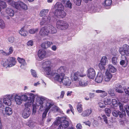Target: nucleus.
I'll return each instance as SVG.
<instances>
[{"instance_id":"1","label":"nucleus","mask_w":129,"mask_h":129,"mask_svg":"<svg viewBox=\"0 0 129 129\" xmlns=\"http://www.w3.org/2000/svg\"><path fill=\"white\" fill-rule=\"evenodd\" d=\"M36 95H35V98H32V104L33 106V114H35L36 111V106H39L46 102H44L45 98L42 96L37 95L36 101H34V99Z\"/></svg>"},{"instance_id":"2","label":"nucleus","mask_w":129,"mask_h":129,"mask_svg":"<svg viewBox=\"0 0 129 129\" xmlns=\"http://www.w3.org/2000/svg\"><path fill=\"white\" fill-rule=\"evenodd\" d=\"M56 10L54 15L57 17L63 18L66 16V13L64 10V7L60 3H57L55 5Z\"/></svg>"},{"instance_id":"3","label":"nucleus","mask_w":129,"mask_h":129,"mask_svg":"<svg viewBox=\"0 0 129 129\" xmlns=\"http://www.w3.org/2000/svg\"><path fill=\"white\" fill-rule=\"evenodd\" d=\"M52 66V64L50 61L47 60L44 61L42 67L47 75L52 76L54 74V70H51V69Z\"/></svg>"},{"instance_id":"4","label":"nucleus","mask_w":129,"mask_h":129,"mask_svg":"<svg viewBox=\"0 0 129 129\" xmlns=\"http://www.w3.org/2000/svg\"><path fill=\"white\" fill-rule=\"evenodd\" d=\"M7 1L9 4L11 5L18 10H20L21 9H22L26 10L28 9L27 5L20 1L15 2L12 0H7Z\"/></svg>"},{"instance_id":"5","label":"nucleus","mask_w":129,"mask_h":129,"mask_svg":"<svg viewBox=\"0 0 129 129\" xmlns=\"http://www.w3.org/2000/svg\"><path fill=\"white\" fill-rule=\"evenodd\" d=\"M28 96L29 97H27L26 94L20 95L21 100L23 101H25L26 103L25 104V107L30 106L32 104V99L35 98V95L31 93H27Z\"/></svg>"},{"instance_id":"6","label":"nucleus","mask_w":129,"mask_h":129,"mask_svg":"<svg viewBox=\"0 0 129 129\" xmlns=\"http://www.w3.org/2000/svg\"><path fill=\"white\" fill-rule=\"evenodd\" d=\"M119 106L120 110V111H121V112L118 110H114L112 112V114L115 117H117L119 115V117L122 118L124 116H125L126 115L125 111L123 108V104L121 103H119Z\"/></svg>"},{"instance_id":"7","label":"nucleus","mask_w":129,"mask_h":129,"mask_svg":"<svg viewBox=\"0 0 129 129\" xmlns=\"http://www.w3.org/2000/svg\"><path fill=\"white\" fill-rule=\"evenodd\" d=\"M119 52L121 55V56H124L126 55L127 56L129 55V46L125 44L119 48Z\"/></svg>"},{"instance_id":"8","label":"nucleus","mask_w":129,"mask_h":129,"mask_svg":"<svg viewBox=\"0 0 129 129\" xmlns=\"http://www.w3.org/2000/svg\"><path fill=\"white\" fill-rule=\"evenodd\" d=\"M56 25L57 27L61 30H65L68 27V23L65 21L61 20H57Z\"/></svg>"},{"instance_id":"9","label":"nucleus","mask_w":129,"mask_h":129,"mask_svg":"<svg viewBox=\"0 0 129 129\" xmlns=\"http://www.w3.org/2000/svg\"><path fill=\"white\" fill-rule=\"evenodd\" d=\"M13 100L12 94H7L3 97V103L6 105L10 106L12 104V101Z\"/></svg>"},{"instance_id":"10","label":"nucleus","mask_w":129,"mask_h":129,"mask_svg":"<svg viewBox=\"0 0 129 129\" xmlns=\"http://www.w3.org/2000/svg\"><path fill=\"white\" fill-rule=\"evenodd\" d=\"M85 75V74H80V73L78 71L73 72L71 74V79L73 81H76L78 80L79 76L83 77Z\"/></svg>"},{"instance_id":"11","label":"nucleus","mask_w":129,"mask_h":129,"mask_svg":"<svg viewBox=\"0 0 129 129\" xmlns=\"http://www.w3.org/2000/svg\"><path fill=\"white\" fill-rule=\"evenodd\" d=\"M52 106V104L49 102H46L42 105L40 106L39 111H43L47 108L49 110L50 108Z\"/></svg>"},{"instance_id":"12","label":"nucleus","mask_w":129,"mask_h":129,"mask_svg":"<svg viewBox=\"0 0 129 129\" xmlns=\"http://www.w3.org/2000/svg\"><path fill=\"white\" fill-rule=\"evenodd\" d=\"M29 106L25 107V108L23 110L22 113V117L24 118H28L30 114V108H29Z\"/></svg>"},{"instance_id":"13","label":"nucleus","mask_w":129,"mask_h":129,"mask_svg":"<svg viewBox=\"0 0 129 129\" xmlns=\"http://www.w3.org/2000/svg\"><path fill=\"white\" fill-rule=\"evenodd\" d=\"M13 100L15 99V102L17 104L20 105L22 103V101L21 99L20 95L18 94H12Z\"/></svg>"},{"instance_id":"14","label":"nucleus","mask_w":129,"mask_h":129,"mask_svg":"<svg viewBox=\"0 0 129 129\" xmlns=\"http://www.w3.org/2000/svg\"><path fill=\"white\" fill-rule=\"evenodd\" d=\"M54 74L52 76H50L51 77H53L54 75L55 76L54 77L55 79L60 83H61L63 79L65 76V74H60L56 73L54 71Z\"/></svg>"},{"instance_id":"15","label":"nucleus","mask_w":129,"mask_h":129,"mask_svg":"<svg viewBox=\"0 0 129 129\" xmlns=\"http://www.w3.org/2000/svg\"><path fill=\"white\" fill-rule=\"evenodd\" d=\"M51 18L49 16H45L42 18V19L40 22L41 25L46 24L50 22Z\"/></svg>"},{"instance_id":"16","label":"nucleus","mask_w":129,"mask_h":129,"mask_svg":"<svg viewBox=\"0 0 129 129\" xmlns=\"http://www.w3.org/2000/svg\"><path fill=\"white\" fill-rule=\"evenodd\" d=\"M69 125V122L66 120H63L60 123L58 129H65Z\"/></svg>"},{"instance_id":"17","label":"nucleus","mask_w":129,"mask_h":129,"mask_svg":"<svg viewBox=\"0 0 129 129\" xmlns=\"http://www.w3.org/2000/svg\"><path fill=\"white\" fill-rule=\"evenodd\" d=\"M95 75V73L94 69L92 68H89L87 70V76L91 79H93Z\"/></svg>"},{"instance_id":"18","label":"nucleus","mask_w":129,"mask_h":129,"mask_svg":"<svg viewBox=\"0 0 129 129\" xmlns=\"http://www.w3.org/2000/svg\"><path fill=\"white\" fill-rule=\"evenodd\" d=\"M61 82L63 85L66 86H69L71 85V81L69 77L65 76Z\"/></svg>"},{"instance_id":"19","label":"nucleus","mask_w":129,"mask_h":129,"mask_svg":"<svg viewBox=\"0 0 129 129\" xmlns=\"http://www.w3.org/2000/svg\"><path fill=\"white\" fill-rule=\"evenodd\" d=\"M38 55L40 60H41L45 58L46 52L44 50L40 49L38 51Z\"/></svg>"},{"instance_id":"20","label":"nucleus","mask_w":129,"mask_h":129,"mask_svg":"<svg viewBox=\"0 0 129 129\" xmlns=\"http://www.w3.org/2000/svg\"><path fill=\"white\" fill-rule=\"evenodd\" d=\"M7 59L9 63V64L8 65V67H11L15 65L16 61L15 58L9 57Z\"/></svg>"},{"instance_id":"21","label":"nucleus","mask_w":129,"mask_h":129,"mask_svg":"<svg viewBox=\"0 0 129 129\" xmlns=\"http://www.w3.org/2000/svg\"><path fill=\"white\" fill-rule=\"evenodd\" d=\"M127 60L125 56H121L120 64L124 67H125L127 64Z\"/></svg>"},{"instance_id":"22","label":"nucleus","mask_w":129,"mask_h":129,"mask_svg":"<svg viewBox=\"0 0 129 129\" xmlns=\"http://www.w3.org/2000/svg\"><path fill=\"white\" fill-rule=\"evenodd\" d=\"M88 8L94 12H99L98 8L97 7L95 4L91 3L89 4L88 6Z\"/></svg>"},{"instance_id":"23","label":"nucleus","mask_w":129,"mask_h":129,"mask_svg":"<svg viewBox=\"0 0 129 129\" xmlns=\"http://www.w3.org/2000/svg\"><path fill=\"white\" fill-rule=\"evenodd\" d=\"M66 71V69L65 67L61 66L55 71L56 74L62 75L65 74L64 73Z\"/></svg>"},{"instance_id":"24","label":"nucleus","mask_w":129,"mask_h":129,"mask_svg":"<svg viewBox=\"0 0 129 129\" xmlns=\"http://www.w3.org/2000/svg\"><path fill=\"white\" fill-rule=\"evenodd\" d=\"M49 33V31L47 27L42 28L40 32V34L43 36L47 35Z\"/></svg>"},{"instance_id":"25","label":"nucleus","mask_w":129,"mask_h":129,"mask_svg":"<svg viewBox=\"0 0 129 129\" xmlns=\"http://www.w3.org/2000/svg\"><path fill=\"white\" fill-rule=\"evenodd\" d=\"M92 111V109L91 108L86 109L83 112L81 115L84 117L88 116L91 114Z\"/></svg>"},{"instance_id":"26","label":"nucleus","mask_w":129,"mask_h":129,"mask_svg":"<svg viewBox=\"0 0 129 129\" xmlns=\"http://www.w3.org/2000/svg\"><path fill=\"white\" fill-rule=\"evenodd\" d=\"M103 74L101 73H99L95 79V81L97 83H100L103 80Z\"/></svg>"},{"instance_id":"27","label":"nucleus","mask_w":129,"mask_h":129,"mask_svg":"<svg viewBox=\"0 0 129 129\" xmlns=\"http://www.w3.org/2000/svg\"><path fill=\"white\" fill-rule=\"evenodd\" d=\"M47 28L48 29V30L49 33L55 34L57 32V30L55 28L51 25H49L47 27Z\"/></svg>"},{"instance_id":"28","label":"nucleus","mask_w":129,"mask_h":129,"mask_svg":"<svg viewBox=\"0 0 129 129\" xmlns=\"http://www.w3.org/2000/svg\"><path fill=\"white\" fill-rule=\"evenodd\" d=\"M112 77V74L108 71L106 72L105 75L104 77V79L106 81H109Z\"/></svg>"},{"instance_id":"29","label":"nucleus","mask_w":129,"mask_h":129,"mask_svg":"<svg viewBox=\"0 0 129 129\" xmlns=\"http://www.w3.org/2000/svg\"><path fill=\"white\" fill-rule=\"evenodd\" d=\"M53 43L52 42H45L42 44L41 47L42 48L45 49L49 47Z\"/></svg>"},{"instance_id":"30","label":"nucleus","mask_w":129,"mask_h":129,"mask_svg":"<svg viewBox=\"0 0 129 129\" xmlns=\"http://www.w3.org/2000/svg\"><path fill=\"white\" fill-rule=\"evenodd\" d=\"M95 92L97 93H101L100 95V96L102 98H103L107 96V93L105 91L102 90H96L95 91Z\"/></svg>"},{"instance_id":"31","label":"nucleus","mask_w":129,"mask_h":129,"mask_svg":"<svg viewBox=\"0 0 129 129\" xmlns=\"http://www.w3.org/2000/svg\"><path fill=\"white\" fill-rule=\"evenodd\" d=\"M5 114L9 116L11 115L13 112L12 109L8 107H7L5 108Z\"/></svg>"},{"instance_id":"32","label":"nucleus","mask_w":129,"mask_h":129,"mask_svg":"<svg viewBox=\"0 0 129 129\" xmlns=\"http://www.w3.org/2000/svg\"><path fill=\"white\" fill-rule=\"evenodd\" d=\"M88 84L87 81L85 80L81 79L79 82V84L80 86H87Z\"/></svg>"},{"instance_id":"33","label":"nucleus","mask_w":129,"mask_h":129,"mask_svg":"<svg viewBox=\"0 0 129 129\" xmlns=\"http://www.w3.org/2000/svg\"><path fill=\"white\" fill-rule=\"evenodd\" d=\"M7 13L10 16H13L14 14V11L12 9L8 8L6 10Z\"/></svg>"},{"instance_id":"34","label":"nucleus","mask_w":129,"mask_h":129,"mask_svg":"<svg viewBox=\"0 0 129 129\" xmlns=\"http://www.w3.org/2000/svg\"><path fill=\"white\" fill-rule=\"evenodd\" d=\"M17 60L21 64V68H23V66H26V63L24 59L18 57Z\"/></svg>"},{"instance_id":"35","label":"nucleus","mask_w":129,"mask_h":129,"mask_svg":"<svg viewBox=\"0 0 129 129\" xmlns=\"http://www.w3.org/2000/svg\"><path fill=\"white\" fill-rule=\"evenodd\" d=\"M108 61L107 57L106 56H104L102 57L100 62L102 63L103 64L106 65L108 63Z\"/></svg>"},{"instance_id":"36","label":"nucleus","mask_w":129,"mask_h":129,"mask_svg":"<svg viewBox=\"0 0 129 129\" xmlns=\"http://www.w3.org/2000/svg\"><path fill=\"white\" fill-rule=\"evenodd\" d=\"M104 102L105 105H110L111 103V100L109 97H106L104 99Z\"/></svg>"},{"instance_id":"37","label":"nucleus","mask_w":129,"mask_h":129,"mask_svg":"<svg viewBox=\"0 0 129 129\" xmlns=\"http://www.w3.org/2000/svg\"><path fill=\"white\" fill-rule=\"evenodd\" d=\"M24 27H22L20 30L19 33L21 35L24 36H27V32L24 30Z\"/></svg>"},{"instance_id":"38","label":"nucleus","mask_w":129,"mask_h":129,"mask_svg":"<svg viewBox=\"0 0 129 129\" xmlns=\"http://www.w3.org/2000/svg\"><path fill=\"white\" fill-rule=\"evenodd\" d=\"M2 64L3 67H6V68L7 67L10 68L8 67L9 63L8 59H4L3 60L2 63Z\"/></svg>"},{"instance_id":"39","label":"nucleus","mask_w":129,"mask_h":129,"mask_svg":"<svg viewBox=\"0 0 129 129\" xmlns=\"http://www.w3.org/2000/svg\"><path fill=\"white\" fill-rule=\"evenodd\" d=\"M108 69L110 72L113 73L115 72L116 71V69L111 64L109 65Z\"/></svg>"},{"instance_id":"40","label":"nucleus","mask_w":129,"mask_h":129,"mask_svg":"<svg viewBox=\"0 0 129 129\" xmlns=\"http://www.w3.org/2000/svg\"><path fill=\"white\" fill-rule=\"evenodd\" d=\"M115 91L118 93H122L123 92L122 90V86L120 85H117L116 87Z\"/></svg>"},{"instance_id":"41","label":"nucleus","mask_w":129,"mask_h":129,"mask_svg":"<svg viewBox=\"0 0 129 129\" xmlns=\"http://www.w3.org/2000/svg\"><path fill=\"white\" fill-rule=\"evenodd\" d=\"M49 10L48 9H42L40 12V15L41 16H42L44 15H46L48 13Z\"/></svg>"},{"instance_id":"42","label":"nucleus","mask_w":129,"mask_h":129,"mask_svg":"<svg viewBox=\"0 0 129 129\" xmlns=\"http://www.w3.org/2000/svg\"><path fill=\"white\" fill-rule=\"evenodd\" d=\"M112 64L114 65H117L118 62V57L117 56H113L112 59Z\"/></svg>"},{"instance_id":"43","label":"nucleus","mask_w":129,"mask_h":129,"mask_svg":"<svg viewBox=\"0 0 129 129\" xmlns=\"http://www.w3.org/2000/svg\"><path fill=\"white\" fill-rule=\"evenodd\" d=\"M77 109L78 112L81 113L83 110L82 105L80 103H78L77 105Z\"/></svg>"},{"instance_id":"44","label":"nucleus","mask_w":129,"mask_h":129,"mask_svg":"<svg viewBox=\"0 0 129 129\" xmlns=\"http://www.w3.org/2000/svg\"><path fill=\"white\" fill-rule=\"evenodd\" d=\"M38 28H31L29 30L28 32L30 34H33L38 32Z\"/></svg>"},{"instance_id":"45","label":"nucleus","mask_w":129,"mask_h":129,"mask_svg":"<svg viewBox=\"0 0 129 129\" xmlns=\"http://www.w3.org/2000/svg\"><path fill=\"white\" fill-rule=\"evenodd\" d=\"M111 103L114 106H117L118 105H119V103H120L119 102V103L115 99H113L112 100Z\"/></svg>"},{"instance_id":"46","label":"nucleus","mask_w":129,"mask_h":129,"mask_svg":"<svg viewBox=\"0 0 129 129\" xmlns=\"http://www.w3.org/2000/svg\"><path fill=\"white\" fill-rule=\"evenodd\" d=\"M5 24L4 21L1 19L0 18V27L2 29L5 28Z\"/></svg>"},{"instance_id":"47","label":"nucleus","mask_w":129,"mask_h":129,"mask_svg":"<svg viewBox=\"0 0 129 129\" xmlns=\"http://www.w3.org/2000/svg\"><path fill=\"white\" fill-rule=\"evenodd\" d=\"M53 107L52 108L51 110L52 111H54V112H56L59 111L60 110V109L57 107L55 106H53L52 104Z\"/></svg>"},{"instance_id":"48","label":"nucleus","mask_w":129,"mask_h":129,"mask_svg":"<svg viewBox=\"0 0 129 129\" xmlns=\"http://www.w3.org/2000/svg\"><path fill=\"white\" fill-rule=\"evenodd\" d=\"M100 62L98 66L100 70H105V67L104 66H105Z\"/></svg>"},{"instance_id":"49","label":"nucleus","mask_w":129,"mask_h":129,"mask_svg":"<svg viewBox=\"0 0 129 129\" xmlns=\"http://www.w3.org/2000/svg\"><path fill=\"white\" fill-rule=\"evenodd\" d=\"M108 93L111 96H114L115 95V94L114 93V90L112 88H111L109 89Z\"/></svg>"},{"instance_id":"50","label":"nucleus","mask_w":129,"mask_h":129,"mask_svg":"<svg viewBox=\"0 0 129 129\" xmlns=\"http://www.w3.org/2000/svg\"><path fill=\"white\" fill-rule=\"evenodd\" d=\"M49 110H48V109H47V108L45 110L42 115V120H43L46 117L47 113Z\"/></svg>"},{"instance_id":"51","label":"nucleus","mask_w":129,"mask_h":129,"mask_svg":"<svg viewBox=\"0 0 129 129\" xmlns=\"http://www.w3.org/2000/svg\"><path fill=\"white\" fill-rule=\"evenodd\" d=\"M105 111L107 115L108 116H110V114L111 113V110L108 108H105Z\"/></svg>"},{"instance_id":"52","label":"nucleus","mask_w":129,"mask_h":129,"mask_svg":"<svg viewBox=\"0 0 129 129\" xmlns=\"http://www.w3.org/2000/svg\"><path fill=\"white\" fill-rule=\"evenodd\" d=\"M72 4L70 1L69 0L67 2L66 5V6L67 7L69 8L70 9H71L72 8Z\"/></svg>"},{"instance_id":"53","label":"nucleus","mask_w":129,"mask_h":129,"mask_svg":"<svg viewBox=\"0 0 129 129\" xmlns=\"http://www.w3.org/2000/svg\"><path fill=\"white\" fill-rule=\"evenodd\" d=\"M112 3L111 0H106L105 2V5L108 6H110L111 4Z\"/></svg>"},{"instance_id":"54","label":"nucleus","mask_w":129,"mask_h":129,"mask_svg":"<svg viewBox=\"0 0 129 129\" xmlns=\"http://www.w3.org/2000/svg\"><path fill=\"white\" fill-rule=\"evenodd\" d=\"M0 5L3 8H5L7 6L6 3L4 1H1V0H0Z\"/></svg>"},{"instance_id":"55","label":"nucleus","mask_w":129,"mask_h":129,"mask_svg":"<svg viewBox=\"0 0 129 129\" xmlns=\"http://www.w3.org/2000/svg\"><path fill=\"white\" fill-rule=\"evenodd\" d=\"M15 41V39L14 37H10L8 39V41L10 43H13Z\"/></svg>"},{"instance_id":"56","label":"nucleus","mask_w":129,"mask_h":129,"mask_svg":"<svg viewBox=\"0 0 129 129\" xmlns=\"http://www.w3.org/2000/svg\"><path fill=\"white\" fill-rule=\"evenodd\" d=\"M81 0H73L74 3L76 5L80 6L81 5Z\"/></svg>"},{"instance_id":"57","label":"nucleus","mask_w":129,"mask_h":129,"mask_svg":"<svg viewBox=\"0 0 129 129\" xmlns=\"http://www.w3.org/2000/svg\"><path fill=\"white\" fill-rule=\"evenodd\" d=\"M124 108L126 112L127 115L129 116V106L127 105H125L124 106Z\"/></svg>"},{"instance_id":"58","label":"nucleus","mask_w":129,"mask_h":129,"mask_svg":"<svg viewBox=\"0 0 129 129\" xmlns=\"http://www.w3.org/2000/svg\"><path fill=\"white\" fill-rule=\"evenodd\" d=\"M31 72L32 75L35 77H37V75L36 73L35 70H31Z\"/></svg>"},{"instance_id":"59","label":"nucleus","mask_w":129,"mask_h":129,"mask_svg":"<svg viewBox=\"0 0 129 129\" xmlns=\"http://www.w3.org/2000/svg\"><path fill=\"white\" fill-rule=\"evenodd\" d=\"M9 52L7 53V55H8L10 54H11L13 52V48L12 47H10L9 50Z\"/></svg>"},{"instance_id":"60","label":"nucleus","mask_w":129,"mask_h":129,"mask_svg":"<svg viewBox=\"0 0 129 129\" xmlns=\"http://www.w3.org/2000/svg\"><path fill=\"white\" fill-rule=\"evenodd\" d=\"M103 102H100L98 104L100 107L103 108L105 107V106L104 105Z\"/></svg>"},{"instance_id":"61","label":"nucleus","mask_w":129,"mask_h":129,"mask_svg":"<svg viewBox=\"0 0 129 129\" xmlns=\"http://www.w3.org/2000/svg\"><path fill=\"white\" fill-rule=\"evenodd\" d=\"M33 44V42L32 40H30L28 41L27 43V45L28 46H32Z\"/></svg>"},{"instance_id":"62","label":"nucleus","mask_w":129,"mask_h":129,"mask_svg":"<svg viewBox=\"0 0 129 129\" xmlns=\"http://www.w3.org/2000/svg\"><path fill=\"white\" fill-rule=\"evenodd\" d=\"M118 52L116 50H114L112 52V54L114 56H116L118 54Z\"/></svg>"},{"instance_id":"63","label":"nucleus","mask_w":129,"mask_h":129,"mask_svg":"<svg viewBox=\"0 0 129 129\" xmlns=\"http://www.w3.org/2000/svg\"><path fill=\"white\" fill-rule=\"evenodd\" d=\"M76 127L77 129H81L82 128V126L81 124L79 123L77 124Z\"/></svg>"},{"instance_id":"64","label":"nucleus","mask_w":129,"mask_h":129,"mask_svg":"<svg viewBox=\"0 0 129 129\" xmlns=\"http://www.w3.org/2000/svg\"><path fill=\"white\" fill-rule=\"evenodd\" d=\"M84 67H82L80 69V74H85L84 73Z\"/></svg>"}]
</instances>
